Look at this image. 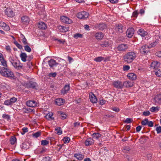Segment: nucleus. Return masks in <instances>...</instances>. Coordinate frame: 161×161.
<instances>
[{
  "label": "nucleus",
  "mask_w": 161,
  "mask_h": 161,
  "mask_svg": "<svg viewBox=\"0 0 161 161\" xmlns=\"http://www.w3.org/2000/svg\"><path fill=\"white\" fill-rule=\"evenodd\" d=\"M134 33V29L133 28L128 29L126 31V35L129 38H131Z\"/></svg>",
  "instance_id": "nucleus-11"
},
{
  "label": "nucleus",
  "mask_w": 161,
  "mask_h": 161,
  "mask_svg": "<svg viewBox=\"0 0 161 161\" xmlns=\"http://www.w3.org/2000/svg\"><path fill=\"white\" fill-rule=\"evenodd\" d=\"M69 90V85H66L64 88L62 89L61 93L63 94H66Z\"/></svg>",
  "instance_id": "nucleus-22"
},
{
  "label": "nucleus",
  "mask_w": 161,
  "mask_h": 161,
  "mask_svg": "<svg viewBox=\"0 0 161 161\" xmlns=\"http://www.w3.org/2000/svg\"><path fill=\"white\" fill-rule=\"evenodd\" d=\"M38 27L39 28L42 29H45L47 28V26L43 22H39L38 25Z\"/></svg>",
  "instance_id": "nucleus-24"
},
{
  "label": "nucleus",
  "mask_w": 161,
  "mask_h": 161,
  "mask_svg": "<svg viewBox=\"0 0 161 161\" xmlns=\"http://www.w3.org/2000/svg\"><path fill=\"white\" fill-rule=\"evenodd\" d=\"M59 113L60 114V115L61 116V119H64L66 118V114L64 113L63 112H60Z\"/></svg>",
  "instance_id": "nucleus-42"
},
{
  "label": "nucleus",
  "mask_w": 161,
  "mask_h": 161,
  "mask_svg": "<svg viewBox=\"0 0 161 161\" xmlns=\"http://www.w3.org/2000/svg\"><path fill=\"white\" fill-rule=\"evenodd\" d=\"M89 98L91 102L93 103H96L97 101L96 96L92 92L89 94Z\"/></svg>",
  "instance_id": "nucleus-10"
},
{
  "label": "nucleus",
  "mask_w": 161,
  "mask_h": 161,
  "mask_svg": "<svg viewBox=\"0 0 161 161\" xmlns=\"http://www.w3.org/2000/svg\"><path fill=\"white\" fill-rule=\"evenodd\" d=\"M55 130L56 131V133L59 135H61L62 133L61 128L60 127L56 128L55 129Z\"/></svg>",
  "instance_id": "nucleus-44"
},
{
  "label": "nucleus",
  "mask_w": 161,
  "mask_h": 161,
  "mask_svg": "<svg viewBox=\"0 0 161 161\" xmlns=\"http://www.w3.org/2000/svg\"><path fill=\"white\" fill-rule=\"evenodd\" d=\"M3 76L13 78L14 76V75L12 71L8 70L6 74H3Z\"/></svg>",
  "instance_id": "nucleus-16"
},
{
  "label": "nucleus",
  "mask_w": 161,
  "mask_h": 161,
  "mask_svg": "<svg viewBox=\"0 0 161 161\" xmlns=\"http://www.w3.org/2000/svg\"><path fill=\"white\" fill-rule=\"evenodd\" d=\"M9 100L11 104H12L13 103H14L17 101V99L15 97H13L11 98Z\"/></svg>",
  "instance_id": "nucleus-51"
},
{
  "label": "nucleus",
  "mask_w": 161,
  "mask_h": 161,
  "mask_svg": "<svg viewBox=\"0 0 161 161\" xmlns=\"http://www.w3.org/2000/svg\"><path fill=\"white\" fill-rule=\"evenodd\" d=\"M60 19L62 22L66 24H69L72 23L71 20L65 16H61Z\"/></svg>",
  "instance_id": "nucleus-6"
},
{
  "label": "nucleus",
  "mask_w": 161,
  "mask_h": 161,
  "mask_svg": "<svg viewBox=\"0 0 161 161\" xmlns=\"http://www.w3.org/2000/svg\"><path fill=\"white\" fill-rule=\"evenodd\" d=\"M4 104L5 105H9L12 104L10 100H6L4 102Z\"/></svg>",
  "instance_id": "nucleus-54"
},
{
  "label": "nucleus",
  "mask_w": 161,
  "mask_h": 161,
  "mask_svg": "<svg viewBox=\"0 0 161 161\" xmlns=\"http://www.w3.org/2000/svg\"><path fill=\"white\" fill-rule=\"evenodd\" d=\"M49 142L46 140H42L41 142V144L43 145H46L48 144Z\"/></svg>",
  "instance_id": "nucleus-49"
},
{
  "label": "nucleus",
  "mask_w": 161,
  "mask_h": 161,
  "mask_svg": "<svg viewBox=\"0 0 161 161\" xmlns=\"http://www.w3.org/2000/svg\"><path fill=\"white\" fill-rule=\"evenodd\" d=\"M140 52L143 54H145L149 51V47L147 46H142L140 49Z\"/></svg>",
  "instance_id": "nucleus-7"
},
{
  "label": "nucleus",
  "mask_w": 161,
  "mask_h": 161,
  "mask_svg": "<svg viewBox=\"0 0 161 161\" xmlns=\"http://www.w3.org/2000/svg\"><path fill=\"white\" fill-rule=\"evenodd\" d=\"M28 86L30 88L36 89V83L32 81L30 82L28 84Z\"/></svg>",
  "instance_id": "nucleus-27"
},
{
  "label": "nucleus",
  "mask_w": 161,
  "mask_h": 161,
  "mask_svg": "<svg viewBox=\"0 0 161 161\" xmlns=\"http://www.w3.org/2000/svg\"><path fill=\"white\" fill-rule=\"evenodd\" d=\"M16 141V138L14 136L12 137L10 139V143L11 144H14Z\"/></svg>",
  "instance_id": "nucleus-37"
},
{
  "label": "nucleus",
  "mask_w": 161,
  "mask_h": 161,
  "mask_svg": "<svg viewBox=\"0 0 161 161\" xmlns=\"http://www.w3.org/2000/svg\"><path fill=\"white\" fill-rule=\"evenodd\" d=\"M58 28L62 32H65L68 31V28L64 26H60Z\"/></svg>",
  "instance_id": "nucleus-30"
},
{
  "label": "nucleus",
  "mask_w": 161,
  "mask_h": 161,
  "mask_svg": "<svg viewBox=\"0 0 161 161\" xmlns=\"http://www.w3.org/2000/svg\"><path fill=\"white\" fill-rule=\"evenodd\" d=\"M41 134V132H40L38 131L33 134L32 136L34 137L37 138L40 136Z\"/></svg>",
  "instance_id": "nucleus-41"
},
{
  "label": "nucleus",
  "mask_w": 161,
  "mask_h": 161,
  "mask_svg": "<svg viewBox=\"0 0 161 161\" xmlns=\"http://www.w3.org/2000/svg\"><path fill=\"white\" fill-rule=\"evenodd\" d=\"M9 69L3 67L0 69V72L1 75L3 76V74H6L7 71H8Z\"/></svg>",
  "instance_id": "nucleus-33"
},
{
  "label": "nucleus",
  "mask_w": 161,
  "mask_h": 161,
  "mask_svg": "<svg viewBox=\"0 0 161 161\" xmlns=\"http://www.w3.org/2000/svg\"><path fill=\"white\" fill-rule=\"evenodd\" d=\"M89 14L85 11L79 13L77 15V17L80 19H85L88 17Z\"/></svg>",
  "instance_id": "nucleus-3"
},
{
  "label": "nucleus",
  "mask_w": 161,
  "mask_h": 161,
  "mask_svg": "<svg viewBox=\"0 0 161 161\" xmlns=\"http://www.w3.org/2000/svg\"><path fill=\"white\" fill-rule=\"evenodd\" d=\"M147 125L150 127H152L153 126V123L152 121H148Z\"/></svg>",
  "instance_id": "nucleus-60"
},
{
  "label": "nucleus",
  "mask_w": 161,
  "mask_h": 161,
  "mask_svg": "<svg viewBox=\"0 0 161 161\" xmlns=\"http://www.w3.org/2000/svg\"><path fill=\"white\" fill-rule=\"evenodd\" d=\"M53 114L52 113H49L46 115V118L48 120L53 119Z\"/></svg>",
  "instance_id": "nucleus-36"
},
{
  "label": "nucleus",
  "mask_w": 161,
  "mask_h": 161,
  "mask_svg": "<svg viewBox=\"0 0 161 161\" xmlns=\"http://www.w3.org/2000/svg\"><path fill=\"white\" fill-rule=\"evenodd\" d=\"M94 143V141L91 138H89L86 139L85 142L86 146H88Z\"/></svg>",
  "instance_id": "nucleus-13"
},
{
  "label": "nucleus",
  "mask_w": 161,
  "mask_h": 161,
  "mask_svg": "<svg viewBox=\"0 0 161 161\" xmlns=\"http://www.w3.org/2000/svg\"><path fill=\"white\" fill-rule=\"evenodd\" d=\"M24 47L25 51L28 52H30L31 51V49L28 46L26 45L24 46Z\"/></svg>",
  "instance_id": "nucleus-46"
},
{
  "label": "nucleus",
  "mask_w": 161,
  "mask_h": 161,
  "mask_svg": "<svg viewBox=\"0 0 161 161\" xmlns=\"http://www.w3.org/2000/svg\"><path fill=\"white\" fill-rule=\"evenodd\" d=\"M42 161H51V158L48 157H46L42 159Z\"/></svg>",
  "instance_id": "nucleus-56"
},
{
  "label": "nucleus",
  "mask_w": 161,
  "mask_h": 161,
  "mask_svg": "<svg viewBox=\"0 0 161 161\" xmlns=\"http://www.w3.org/2000/svg\"><path fill=\"white\" fill-rule=\"evenodd\" d=\"M150 114V112L148 111H144L143 113V115L145 116H148Z\"/></svg>",
  "instance_id": "nucleus-59"
},
{
  "label": "nucleus",
  "mask_w": 161,
  "mask_h": 161,
  "mask_svg": "<svg viewBox=\"0 0 161 161\" xmlns=\"http://www.w3.org/2000/svg\"><path fill=\"white\" fill-rule=\"evenodd\" d=\"M160 66L159 63L157 61H154L151 64V69H154L155 70L158 69V68Z\"/></svg>",
  "instance_id": "nucleus-9"
},
{
  "label": "nucleus",
  "mask_w": 161,
  "mask_h": 161,
  "mask_svg": "<svg viewBox=\"0 0 161 161\" xmlns=\"http://www.w3.org/2000/svg\"><path fill=\"white\" fill-rule=\"evenodd\" d=\"M48 75L49 77H54L56 75V73L55 72H54L53 73H50Z\"/></svg>",
  "instance_id": "nucleus-62"
},
{
  "label": "nucleus",
  "mask_w": 161,
  "mask_h": 161,
  "mask_svg": "<svg viewBox=\"0 0 161 161\" xmlns=\"http://www.w3.org/2000/svg\"><path fill=\"white\" fill-rule=\"evenodd\" d=\"M138 33L139 35H140L142 37H144L147 35L148 33L144 30L143 29H140L138 31Z\"/></svg>",
  "instance_id": "nucleus-14"
},
{
  "label": "nucleus",
  "mask_w": 161,
  "mask_h": 161,
  "mask_svg": "<svg viewBox=\"0 0 161 161\" xmlns=\"http://www.w3.org/2000/svg\"><path fill=\"white\" fill-rule=\"evenodd\" d=\"M107 27L106 25L104 23H102L99 24L98 26V29L101 30H103Z\"/></svg>",
  "instance_id": "nucleus-29"
},
{
  "label": "nucleus",
  "mask_w": 161,
  "mask_h": 161,
  "mask_svg": "<svg viewBox=\"0 0 161 161\" xmlns=\"http://www.w3.org/2000/svg\"><path fill=\"white\" fill-rule=\"evenodd\" d=\"M82 35L79 33H77L74 35V37L76 38H78L79 37H82Z\"/></svg>",
  "instance_id": "nucleus-55"
},
{
  "label": "nucleus",
  "mask_w": 161,
  "mask_h": 161,
  "mask_svg": "<svg viewBox=\"0 0 161 161\" xmlns=\"http://www.w3.org/2000/svg\"><path fill=\"white\" fill-rule=\"evenodd\" d=\"M14 44L19 49H21L22 48V46L19 44L18 42L16 41L14 42Z\"/></svg>",
  "instance_id": "nucleus-53"
},
{
  "label": "nucleus",
  "mask_w": 161,
  "mask_h": 161,
  "mask_svg": "<svg viewBox=\"0 0 161 161\" xmlns=\"http://www.w3.org/2000/svg\"><path fill=\"white\" fill-rule=\"evenodd\" d=\"M130 150V147L128 146L124 147L123 149V151L125 153H126L127 151Z\"/></svg>",
  "instance_id": "nucleus-48"
},
{
  "label": "nucleus",
  "mask_w": 161,
  "mask_h": 161,
  "mask_svg": "<svg viewBox=\"0 0 161 161\" xmlns=\"http://www.w3.org/2000/svg\"><path fill=\"white\" fill-rule=\"evenodd\" d=\"M105 101L103 99H102L100 101V103L101 105H103L105 103Z\"/></svg>",
  "instance_id": "nucleus-64"
},
{
  "label": "nucleus",
  "mask_w": 161,
  "mask_h": 161,
  "mask_svg": "<svg viewBox=\"0 0 161 161\" xmlns=\"http://www.w3.org/2000/svg\"><path fill=\"white\" fill-rule=\"evenodd\" d=\"M155 102L158 104L161 103V95H158L155 96L154 98Z\"/></svg>",
  "instance_id": "nucleus-17"
},
{
  "label": "nucleus",
  "mask_w": 161,
  "mask_h": 161,
  "mask_svg": "<svg viewBox=\"0 0 161 161\" xmlns=\"http://www.w3.org/2000/svg\"><path fill=\"white\" fill-rule=\"evenodd\" d=\"M21 20L23 23L26 25H28L29 21V18L26 16H24L22 17Z\"/></svg>",
  "instance_id": "nucleus-19"
},
{
  "label": "nucleus",
  "mask_w": 161,
  "mask_h": 161,
  "mask_svg": "<svg viewBox=\"0 0 161 161\" xmlns=\"http://www.w3.org/2000/svg\"><path fill=\"white\" fill-rule=\"evenodd\" d=\"M115 30L116 31L120 33H122L123 31V28L121 25L118 24L116 25Z\"/></svg>",
  "instance_id": "nucleus-21"
},
{
  "label": "nucleus",
  "mask_w": 161,
  "mask_h": 161,
  "mask_svg": "<svg viewBox=\"0 0 161 161\" xmlns=\"http://www.w3.org/2000/svg\"><path fill=\"white\" fill-rule=\"evenodd\" d=\"M136 57V54L134 52H129L124 56V60L128 63H130L133 61Z\"/></svg>",
  "instance_id": "nucleus-1"
},
{
  "label": "nucleus",
  "mask_w": 161,
  "mask_h": 161,
  "mask_svg": "<svg viewBox=\"0 0 161 161\" xmlns=\"http://www.w3.org/2000/svg\"><path fill=\"white\" fill-rule=\"evenodd\" d=\"M128 48V47L126 44H121L119 45L117 49L119 51H125Z\"/></svg>",
  "instance_id": "nucleus-12"
},
{
  "label": "nucleus",
  "mask_w": 161,
  "mask_h": 161,
  "mask_svg": "<svg viewBox=\"0 0 161 161\" xmlns=\"http://www.w3.org/2000/svg\"><path fill=\"white\" fill-rule=\"evenodd\" d=\"M114 87L117 89H122L123 87V83L119 81H115L113 82Z\"/></svg>",
  "instance_id": "nucleus-4"
},
{
  "label": "nucleus",
  "mask_w": 161,
  "mask_h": 161,
  "mask_svg": "<svg viewBox=\"0 0 161 161\" xmlns=\"http://www.w3.org/2000/svg\"><path fill=\"white\" fill-rule=\"evenodd\" d=\"M159 109V107H153L150 108V111L152 112H157Z\"/></svg>",
  "instance_id": "nucleus-34"
},
{
  "label": "nucleus",
  "mask_w": 161,
  "mask_h": 161,
  "mask_svg": "<svg viewBox=\"0 0 161 161\" xmlns=\"http://www.w3.org/2000/svg\"><path fill=\"white\" fill-rule=\"evenodd\" d=\"M3 29L6 31H8L9 30V26L6 24L5 26L3 28Z\"/></svg>",
  "instance_id": "nucleus-63"
},
{
  "label": "nucleus",
  "mask_w": 161,
  "mask_h": 161,
  "mask_svg": "<svg viewBox=\"0 0 161 161\" xmlns=\"http://www.w3.org/2000/svg\"><path fill=\"white\" fill-rule=\"evenodd\" d=\"M92 136L93 138L97 139L101 137L102 135L99 133H94L92 134Z\"/></svg>",
  "instance_id": "nucleus-32"
},
{
  "label": "nucleus",
  "mask_w": 161,
  "mask_h": 161,
  "mask_svg": "<svg viewBox=\"0 0 161 161\" xmlns=\"http://www.w3.org/2000/svg\"><path fill=\"white\" fill-rule=\"evenodd\" d=\"M63 140L64 143H67L69 142L70 139L68 137L65 136L63 138Z\"/></svg>",
  "instance_id": "nucleus-43"
},
{
  "label": "nucleus",
  "mask_w": 161,
  "mask_h": 161,
  "mask_svg": "<svg viewBox=\"0 0 161 161\" xmlns=\"http://www.w3.org/2000/svg\"><path fill=\"white\" fill-rule=\"evenodd\" d=\"M130 68L129 65H125L123 67V69L125 71L128 70L130 69Z\"/></svg>",
  "instance_id": "nucleus-61"
},
{
  "label": "nucleus",
  "mask_w": 161,
  "mask_h": 161,
  "mask_svg": "<svg viewBox=\"0 0 161 161\" xmlns=\"http://www.w3.org/2000/svg\"><path fill=\"white\" fill-rule=\"evenodd\" d=\"M55 40L59 42V43H64L65 42V41L63 39H55Z\"/></svg>",
  "instance_id": "nucleus-58"
},
{
  "label": "nucleus",
  "mask_w": 161,
  "mask_h": 161,
  "mask_svg": "<svg viewBox=\"0 0 161 161\" xmlns=\"http://www.w3.org/2000/svg\"><path fill=\"white\" fill-rule=\"evenodd\" d=\"M29 144L27 142H24L21 145V147L22 149L26 150L29 147Z\"/></svg>",
  "instance_id": "nucleus-26"
},
{
  "label": "nucleus",
  "mask_w": 161,
  "mask_h": 161,
  "mask_svg": "<svg viewBox=\"0 0 161 161\" xmlns=\"http://www.w3.org/2000/svg\"><path fill=\"white\" fill-rule=\"evenodd\" d=\"M75 157L80 160H82L84 158V155L81 154H76L75 155Z\"/></svg>",
  "instance_id": "nucleus-31"
},
{
  "label": "nucleus",
  "mask_w": 161,
  "mask_h": 161,
  "mask_svg": "<svg viewBox=\"0 0 161 161\" xmlns=\"http://www.w3.org/2000/svg\"><path fill=\"white\" fill-rule=\"evenodd\" d=\"M46 149L44 147L40 149L39 150L38 153L40 154L43 153L46 151Z\"/></svg>",
  "instance_id": "nucleus-52"
},
{
  "label": "nucleus",
  "mask_w": 161,
  "mask_h": 161,
  "mask_svg": "<svg viewBox=\"0 0 161 161\" xmlns=\"http://www.w3.org/2000/svg\"><path fill=\"white\" fill-rule=\"evenodd\" d=\"M5 13L6 15L10 17H13L14 16V13L10 8H7L5 11Z\"/></svg>",
  "instance_id": "nucleus-8"
},
{
  "label": "nucleus",
  "mask_w": 161,
  "mask_h": 161,
  "mask_svg": "<svg viewBox=\"0 0 161 161\" xmlns=\"http://www.w3.org/2000/svg\"><path fill=\"white\" fill-rule=\"evenodd\" d=\"M123 86H124L126 87H131L133 85V82L130 81H125L123 83Z\"/></svg>",
  "instance_id": "nucleus-15"
},
{
  "label": "nucleus",
  "mask_w": 161,
  "mask_h": 161,
  "mask_svg": "<svg viewBox=\"0 0 161 161\" xmlns=\"http://www.w3.org/2000/svg\"><path fill=\"white\" fill-rule=\"evenodd\" d=\"M148 121V120L147 119H145L142 121L141 124L142 125H147Z\"/></svg>",
  "instance_id": "nucleus-47"
},
{
  "label": "nucleus",
  "mask_w": 161,
  "mask_h": 161,
  "mask_svg": "<svg viewBox=\"0 0 161 161\" xmlns=\"http://www.w3.org/2000/svg\"><path fill=\"white\" fill-rule=\"evenodd\" d=\"M127 76L130 80H135L136 79V75L132 73L128 74Z\"/></svg>",
  "instance_id": "nucleus-23"
},
{
  "label": "nucleus",
  "mask_w": 161,
  "mask_h": 161,
  "mask_svg": "<svg viewBox=\"0 0 161 161\" xmlns=\"http://www.w3.org/2000/svg\"><path fill=\"white\" fill-rule=\"evenodd\" d=\"M155 75L158 76L160 77L161 76V71L158 69L155 70Z\"/></svg>",
  "instance_id": "nucleus-38"
},
{
  "label": "nucleus",
  "mask_w": 161,
  "mask_h": 161,
  "mask_svg": "<svg viewBox=\"0 0 161 161\" xmlns=\"http://www.w3.org/2000/svg\"><path fill=\"white\" fill-rule=\"evenodd\" d=\"M64 101V99L61 98H59L56 99L55 102L58 105L60 106L63 104Z\"/></svg>",
  "instance_id": "nucleus-25"
},
{
  "label": "nucleus",
  "mask_w": 161,
  "mask_h": 161,
  "mask_svg": "<svg viewBox=\"0 0 161 161\" xmlns=\"http://www.w3.org/2000/svg\"><path fill=\"white\" fill-rule=\"evenodd\" d=\"M21 60L24 62L26 61V58L27 57L26 54L25 53H21L20 55Z\"/></svg>",
  "instance_id": "nucleus-28"
},
{
  "label": "nucleus",
  "mask_w": 161,
  "mask_h": 161,
  "mask_svg": "<svg viewBox=\"0 0 161 161\" xmlns=\"http://www.w3.org/2000/svg\"><path fill=\"white\" fill-rule=\"evenodd\" d=\"M3 118L7 119L8 120H9L10 119V116L8 115L5 114H4L3 115Z\"/></svg>",
  "instance_id": "nucleus-50"
},
{
  "label": "nucleus",
  "mask_w": 161,
  "mask_h": 161,
  "mask_svg": "<svg viewBox=\"0 0 161 161\" xmlns=\"http://www.w3.org/2000/svg\"><path fill=\"white\" fill-rule=\"evenodd\" d=\"M95 36L97 39L101 40L103 38V35L101 32H98L95 34Z\"/></svg>",
  "instance_id": "nucleus-20"
},
{
  "label": "nucleus",
  "mask_w": 161,
  "mask_h": 161,
  "mask_svg": "<svg viewBox=\"0 0 161 161\" xmlns=\"http://www.w3.org/2000/svg\"><path fill=\"white\" fill-rule=\"evenodd\" d=\"M100 46L103 47H106L109 46V43L108 42H104L100 44Z\"/></svg>",
  "instance_id": "nucleus-40"
},
{
  "label": "nucleus",
  "mask_w": 161,
  "mask_h": 161,
  "mask_svg": "<svg viewBox=\"0 0 161 161\" xmlns=\"http://www.w3.org/2000/svg\"><path fill=\"white\" fill-rule=\"evenodd\" d=\"M48 64L51 67H53L58 64L56 63V61L53 59H51L48 61Z\"/></svg>",
  "instance_id": "nucleus-18"
},
{
  "label": "nucleus",
  "mask_w": 161,
  "mask_h": 161,
  "mask_svg": "<svg viewBox=\"0 0 161 161\" xmlns=\"http://www.w3.org/2000/svg\"><path fill=\"white\" fill-rule=\"evenodd\" d=\"M10 61L14 67L17 69H20L23 68L22 64L20 63L19 61L15 60L11 58L10 59Z\"/></svg>",
  "instance_id": "nucleus-2"
},
{
  "label": "nucleus",
  "mask_w": 161,
  "mask_h": 161,
  "mask_svg": "<svg viewBox=\"0 0 161 161\" xmlns=\"http://www.w3.org/2000/svg\"><path fill=\"white\" fill-rule=\"evenodd\" d=\"M156 130L157 133L159 134L161 133V126H159L156 127Z\"/></svg>",
  "instance_id": "nucleus-57"
},
{
  "label": "nucleus",
  "mask_w": 161,
  "mask_h": 161,
  "mask_svg": "<svg viewBox=\"0 0 161 161\" xmlns=\"http://www.w3.org/2000/svg\"><path fill=\"white\" fill-rule=\"evenodd\" d=\"M22 131L21 132L22 135H24L26 132L28 131V129L26 127H25L22 129Z\"/></svg>",
  "instance_id": "nucleus-45"
},
{
  "label": "nucleus",
  "mask_w": 161,
  "mask_h": 161,
  "mask_svg": "<svg viewBox=\"0 0 161 161\" xmlns=\"http://www.w3.org/2000/svg\"><path fill=\"white\" fill-rule=\"evenodd\" d=\"M26 104L28 106L31 107H35L37 105V103L34 100H29L26 102Z\"/></svg>",
  "instance_id": "nucleus-5"
},
{
  "label": "nucleus",
  "mask_w": 161,
  "mask_h": 161,
  "mask_svg": "<svg viewBox=\"0 0 161 161\" xmlns=\"http://www.w3.org/2000/svg\"><path fill=\"white\" fill-rule=\"evenodd\" d=\"M0 61L2 65L5 67H7V64L6 61L4 60L3 57L0 59Z\"/></svg>",
  "instance_id": "nucleus-35"
},
{
  "label": "nucleus",
  "mask_w": 161,
  "mask_h": 161,
  "mask_svg": "<svg viewBox=\"0 0 161 161\" xmlns=\"http://www.w3.org/2000/svg\"><path fill=\"white\" fill-rule=\"evenodd\" d=\"M104 59V58L102 57H99L94 58V60L97 62H100Z\"/></svg>",
  "instance_id": "nucleus-39"
}]
</instances>
